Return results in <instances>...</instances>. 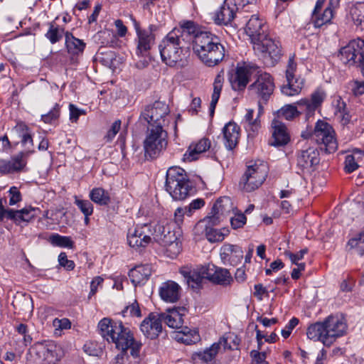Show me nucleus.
<instances>
[{
  "mask_svg": "<svg viewBox=\"0 0 364 364\" xmlns=\"http://www.w3.org/2000/svg\"><path fill=\"white\" fill-rule=\"evenodd\" d=\"M100 335L109 343L115 345L118 350H130L134 358L139 355L141 343L136 341L132 331L125 327L120 321L103 318L98 323Z\"/></svg>",
  "mask_w": 364,
  "mask_h": 364,
  "instance_id": "obj_1",
  "label": "nucleus"
},
{
  "mask_svg": "<svg viewBox=\"0 0 364 364\" xmlns=\"http://www.w3.org/2000/svg\"><path fill=\"white\" fill-rule=\"evenodd\" d=\"M347 328L346 321L343 317L331 315L323 321L311 324L306 330V336L311 340L330 346L346 333Z\"/></svg>",
  "mask_w": 364,
  "mask_h": 364,
  "instance_id": "obj_2",
  "label": "nucleus"
},
{
  "mask_svg": "<svg viewBox=\"0 0 364 364\" xmlns=\"http://www.w3.org/2000/svg\"><path fill=\"white\" fill-rule=\"evenodd\" d=\"M193 48L199 59L208 67L218 65L225 55V48L220 39L210 32L196 34Z\"/></svg>",
  "mask_w": 364,
  "mask_h": 364,
  "instance_id": "obj_3",
  "label": "nucleus"
},
{
  "mask_svg": "<svg viewBox=\"0 0 364 364\" xmlns=\"http://www.w3.org/2000/svg\"><path fill=\"white\" fill-rule=\"evenodd\" d=\"M179 35L178 31H170L159 46L162 61L170 67L183 65L186 58L187 43Z\"/></svg>",
  "mask_w": 364,
  "mask_h": 364,
  "instance_id": "obj_4",
  "label": "nucleus"
},
{
  "mask_svg": "<svg viewBox=\"0 0 364 364\" xmlns=\"http://www.w3.org/2000/svg\"><path fill=\"white\" fill-rule=\"evenodd\" d=\"M165 186L166 191L175 200H183L193 191V184L186 172L178 166L168 169Z\"/></svg>",
  "mask_w": 364,
  "mask_h": 364,
  "instance_id": "obj_5",
  "label": "nucleus"
},
{
  "mask_svg": "<svg viewBox=\"0 0 364 364\" xmlns=\"http://www.w3.org/2000/svg\"><path fill=\"white\" fill-rule=\"evenodd\" d=\"M268 171V166L264 161L260 160L250 161L240 178V188L247 193L255 191L264 182Z\"/></svg>",
  "mask_w": 364,
  "mask_h": 364,
  "instance_id": "obj_6",
  "label": "nucleus"
},
{
  "mask_svg": "<svg viewBox=\"0 0 364 364\" xmlns=\"http://www.w3.org/2000/svg\"><path fill=\"white\" fill-rule=\"evenodd\" d=\"M167 146L168 134L165 129L147 128L143 141L146 158H158L166 149Z\"/></svg>",
  "mask_w": 364,
  "mask_h": 364,
  "instance_id": "obj_7",
  "label": "nucleus"
},
{
  "mask_svg": "<svg viewBox=\"0 0 364 364\" xmlns=\"http://www.w3.org/2000/svg\"><path fill=\"white\" fill-rule=\"evenodd\" d=\"M168 106L161 101L146 106L141 112L139 122L147 128L164 129L168 123L166 117L169 114Z\"/></svg>",
  "mask_w": 364,
  "mask_h": 364,
  "instance_id": "obj_8",
  "label": "nucleus"
},
{
  "mask_svg": "<svg viewBox=\"0 0 364 364\" xmlns=\"http://www.w3.org/2000/svg\"><path fill=\"white\" fill-rule=\"evenodd\" d=\"M252 45L255 52L263 59L267 65H274L282 55L279 42L267 34L254 42Z\"/></svg>",
  "mask_w": 364,
  "mask_h": 364,
  "instance_id": "obj_9",
  "label": "nucleus"
},
{
  "mask_svg": "<svg viewBox=\"0 0 364 364\" xmlns=\"http://www.w3.org/2000/svg\"><path fill=\"white\" fill-rule=\"evenodd\" d=\"M301 136L308 138L309 136L318 144H323L328 153L334 152L337 149V141L333 127L327 122L318 120L311 134L302 133Z\"/></svg>",
  "mask_w": 364,
  "mask_h": 364,
  "instance_id": "obj_10",
  "label": "nucleus"
},
{
  "mask_svg": "<svg viewBox=\"0 0 364 364\" xmlns=\"http://www.w3.org/2000/svg\"><path fill=\"white\" fill-rule=\"evenodd\" d=\"M260 73L259 67L252 62H242L237 64L235 70L229 77L232 90L242 91L245 89L252 75Z\"/></svg>",
  "mask_w": 364,
  "mask_h": 364,
  "instance_id": "obj_11",
  "label": "nucleus"
},
{
  "mask_svg": "<svg viewBox=\"0 0 364 364\" xmlns=\"http://www.w3.org/2000/svg\"><path fill=\"white\" fill-rule=\"evenodd\" d=\"M234 210L235 207L230 198L225 196L218 198L213 204L208 215L196 223L197 230H201L203 228L205 221H210L213 225H218L225 216Z\"/></svg>",
  "mask_w": 364,
  "mask_h": 364,
  "instance_id": "obj_12",
  "label": "nucleus"
},
{
  "mask_svg": "<svg viewBox=\"0 0 364 364\" xmlns=\"http://www.w3.org/2000/svg\"><path fill=\"white\" fill-rule=\"evenodd\" d=\"M338 58L347 65H364V40L357 38L351 41L340 49Z\"/></svg>",
  "mask_w": 364,
  "mask_h": 364,
  "instance_id": "obj_13",
  "label": "nucleus"
},
{
  "mask_svg": "<svg viewBox=\"0 0 364 364\" xmlns=\"http://www.w3.org/2000/svg\"><path fill=\"white\" fill-rule=\"evenodd\" d=\"M247 4H249V0H225L215 12V22L218 24H228L234 19L236 13Z\"/></svg>",
  "mask_w": 364,
  "mask_h": 364,
  "instance_id": "obj_14",
  "label": "nucleus"
},
{
  "mask_svg": "<svg viewBox=\"0 0 364 364\" xmlns=\"http://www.w3.org/2000/svg\"><path fill=\"white\" fill-rule=\"evenodd\" d=\"M274 89L272 77L269 74L263 73L259 74L257 80L249 86L248 91L251 95L267 102L273 93Z\"/></svg>",
  "mask_w": 364,
  "mask_h": 364,
  "instance_id": "obj_15",
  "label": "nucleus"
},
{
  "mask_svg": "<svg viewBox=\"0 0 364 364\" xmlns=\"http://www.w3.org/2000/svg\"><path fill=\"white\" fill-rule=\"evenodd\" d=\"M30 353L36 364H55L58 360L56 346L53 343H36Z\"/></svg>",
  "mask_w": 364,
  "mask_h": 364,
  "instance_id": "obj_16",
  "label": "nucleus"
},
{
  "mask_svg": "<svg viewBox=\"0 0 364 364\" xmlns=\"http://www.w3.org/2000/svg\"><path fill=\"white\" fill-rule=\"evenodd\" d=\"M231 337H222L218 342L213 343L209 348L203 351L195 352L192 354L191 358L195 363L208 364L213 361L223 347L225 349H232V347L228 343Z\"/></svg>",
  "mask_w": 364,
  "mask_h": 364,
  "instance_id": "obj_17",
  "label": "nucleus"
},
{
  "mask_svg": "<svg viewBox=\"0 0 364 364\" xmlns=\"http://www.w3.org/2000/svg\"><path fill=\"white\" fill-rule=\"evenodd\" d=\"M151 235L152 230L150 225H137L129 230L127 242L133 248L145 247L151 242Z\"/></svg>",
  "mask_w": 364,
  "mask_h": 364,
  "instance_id": "obj_18",
  "label": "nucleus"
},
{
  "mask_svg": "<svg viewBox=\"0 0 364 364\" xmlns=\"http://www.w3.org/2000/svg\"><path fill=\"white\" fill-rule=\"evenodd\" d=\"M130 18L134 23L137 35L136 53L139 57H146L149 55V50L152 45L154 43V35L150 30H141L139 23L133 17V16L131 15Z\"/></svg>",
  "mask_w": 364,
  "mask_h": 364,
  "instance_id": "obj_19",
  "label": "nucleus"
},
{
  "mask_svg": "<svg viewBox=\"0 0 364 364\" xmlns=\"http://www.w3.org/2000/svg\"><path fill=\"white\" fill-rule=\"evenodd\" d=\"M319 161V151L313 146L301 150L297 156L298 166L306 172L311 171Z\"/></svg>",
  "mask_w": 364,
  "mask_h": 364,
  "instance_id": "obj_20",
  "label": "nucleus"
},
{
  "mask_svg": "<svg viewBox=\"0 0 364 364\" xmlns=\"http://www.w3.org/2000/svg\"><path fill=\"white\" fill-rule=\"evenodd\" d=\"M143 334L148 338L154 339L162 331V321L159 314L151 313L140 325Z\"/></svg>",
  "mask_w": 364,
  "mask_h": 364,
  "instance_id": "obj_21",
  "label": "nucleus"
},
{
  "mask_svg": "<svg viewBox=\"0 0 364 364\" xmlns=\"http://www.w3.org/2000/svg\"><path fill=\"white\" fill-rule=\"evenodd\" d=\"M179 233L178 235L175 231L168 230L165 233L163 231V235L161 237V243L164 247L166 253L170 258H175L181 252L182 247L181 242L179 238Z\"/></svg>",
  "mask_w": 364,
  "mask_h": 364,
  "instance_id": "obj_22",
  "label": "nucleus"
},
{
  "mask_svg": "<svg viewBox=\"0 0 364 364\" xmlns=\"http://www.w3.org/2000/svg\"><path fill=\"white\" fill-rule=\"evenodd\" d=\"M326 97L322 90H316L311 95V98H303L296 102L302 111L306 112L307 117L311 116L318 108Z\"/></svg>",
  "mask_w": 364,
  "mask_h": 364,
  "instance_id": "obj_23",
  "label": "nucleus"
},
{
  "mask_svg": "<svg viewBox=\"0 0 364 364\" xmlns=\"http://www.w3.org/2000/svg\"><path fill=\"white\" fill-rule=\"evenodd\" d=\"M181 288L178 283L168 280L161 284L159 289L161 299L166 303H176L181 297Z\"/></svg>",
  "mask_w": 364,
  "mask_h": 364,
  "instance_id": "obj_24",
  "label": "nucleus"
},
{
  "mask_svg": "<svg viewBox=\"0 0 364 364\" xmlns=\"http://www.w3.org/2000/svg\"><path fill=\"white\" fill-rule=\"evenodd\" d=\"M187 310L184 307L168 309L166 312L159 314L161 321L172 328H181L183 324V316Z\"/></svg>",
  "mask_w": 364,
  "mask_h": 364,
  "instance_id": "obj_25",
  "label": "nucleus"
},
{
  "mask_svg": "<svg viewBox=\"0 0 364 364\" xmlns=\"http://www.w3.org/2000/svg\"><path fill=\"white\" fill-rule=\"evenodd\" d=\"M213 225L210 221H205L203 228L201 230H197L196 225L193 228L194 234L198 236L205 234L206 239L210 242H222L228 235L229 230L228 229L218 230L210 227Z\"/></svg>",
  "mask_w": 364,
  "mask_h": 364,
  "instance_id": "obj_26",
  "label": "nucleus"
},
{
  "mask_svg": "<svg viewBox=\"0 0 364 364\" xmlns=\"http://www.w3.org/2000/svg\"><path fill=\"white\" fill-rule=\"evenodd\" d=\"M224 144L227 149L232 150L238 144L240 127L234 122L227 123L222 130Z\"/></svg>",
  "mask_w": 364,
  "mask_h": 364,
  "instance_id": "obj_27",
  "label": "nucleus"
},
{
  "mask_svg": "<svg viewBox=\"0 0 364 364\" xmlns=\"http://www.w3.org/2000/svg\"><path fill=\"white\" fill-rule=\"evenodd\" d=\"M245 32L253 43L262 36H265L266 26L263 20L257 15H252L246 24Z\"/></svg>",
  "mask_w": 364,
  "mask_h": 364,
  "instance_id": "obj_28",
  "label": "nucleus"
},
{
  "mask_svg": "<svg viewBox=\"0 0 364 364\" xmlns=\"http://www.w3.org/2000/svg\"><path fill=\"white\" fill-rule=\"evenodd\" d=\"M220 255L223 264L235 265L241 261L243 252L239 246L225 244L220 249Z\"/></svg>",
  "mask_w": 364,
  "mask_h": 364,
  "instance_id": "obj_29",
  "label": "nucleus"
},
{
  "mask_svg": "<svg viewBox=\"0 0 364 364\" xmlns=\"http://www.w3.org/2000/svg\"><path fill=\"white\" fill-rule=\"evenodd\" d=\"M272 141L270 144L272 146H283L288 143L289 136L285 124L278 119H274L272 122Z\"/></svg>",
  "mask_w": 364,
  "mask_h": 364,
  "instance_id": "obj_30",
  "label": "nucleus"
},
{
  "mask_svg": "<svg viewBox=\"0 0 364 364\" xmlns=\"http://www.w3.org/2000/svg\"><path fill=\"white\" fill-rule=\"evenodd\" d=\"M210 147V141L208 139L203 138L198 142L190 144L188 150L183 154V160L193 161L198 159L200 154L206 151Z\"/></svg>",
  "mask_w": 364,
  "mask_h": 364,
  "instance_id": "obj_31",
  "label": "nucleus"
},
{
  "mask_svg": "<svg viewBox=\"0 0 364 364\" xmlns=\"http://www.w3.org/2000/svg\"><path fill=\"white\" fill-rule=\"evenodd\" d=\"M151 274V269L149 264L136 266L129 272V277L134 286L144 284Z\"/></svg>",
  "mask_w": 364,
  "mask_h": 364,
  "instance_id": "obj_32",
  "label": "nucleus"
},
{
  "mask_svg": "<svg viewBox=\"0 0 364 364\" xmlns=\"http://www.w3.org/2000/svg\"><path fill=\"white\" fill-rule=\"evenodd\" d=\"M172 31H178L180 38H183L186 43L195 40L196 34L200 33L198 31L197 24L192 21H183L181 23L180 28H175Z\"/></svg>",
  "mask_w": 364,
  "mask_h": 364,
  "instance_id": "obj_33",
  "label": "nucleus"
},
{
  "mask_svg": "<svg viewBox=\"0 0 364 364\" xmlns=\"http://www.w3.org/2000/svg\"><path fill=\"white\" fill-rule=\"evenodd\" d=\"M332 0H331L328 6L323 11H313L311 16V22L316 28L330 23L333 17V11L331 8Z\"/></svg>",
  "mask_w": 364,
  "mask_h": 364,
  "instance_id": "obj_34",
  "label": "nucleus"
},
{
  "mask_svg": "<svg viewBox=\"0 0 364 364\" xmlns=\"http://www.w3.org/2000/svg\"><path fill=\"white\" fill-rule=\"evenodd\" d=\"M33 152V150L21 151L16 156L11 158L10 161H6L7 166H9L7 173L23 171L27 164L26 158Z\"/></svg>",
  "mask_w": 364,
  "mask_h": 364,
  "instance_id": "obj_35",
  "label": "nucleus"
},
{
  "mask_svg": "<svg viewBox=\"0 0 364 364\" xmlns=\"http://www.w3.org/2000/svg\"><path fill=\"white\" fill-rule=\"evenodd\" d=\"M364 162V151L355 149L351 154L346 155L345 159V171L346 173H352L357 170L360 164Z\"/></svg>",
  "mask_w": 364,
  "mask_h": 364,
  "instance_id": "obj_36",
  "label": "nucleus"
},
{
  "mask_svg": "<svg viewBox=\"0 0 364 364\" xmlns=\"http://www.w3.org/2000/svg\"><path fill=\"white\" fill-rule=\"evenodd\" d=\"M65 46L68 52L73 55L82 53L85 48V43L82 40L75 38L71 33H65Z\"/></svg>",
  "mask_w": 364,
  "mask_h": 364,
  "instance_id": "obj_37",
  "label": "nucleus"
},
{
  "mask_svg": "<svg viewBox=\"0 0 364 364\" xmlns=\"http://www.w3.org/2000/svg\"><path fill=\"white\" fill-rule=\"evenodd\" d=\"M287 84L282 87V92L287 96H294L300 93L304 86V80L293 76L287 78Z\"/></svg>",
  "mask_w": 364,
  "mask_h": 364,
  "instance_id": "obj_38",
  "label": "nucleus"
},
{
  "mask_svg": "<svg viewBox=\"0 0 364 364\" xmlns=\"http://www.w3.org/2000/svg\"><path fill=\"white\" fill-rule=\"evenodd\" d=\"M211 274L210 282L214 284L225 286L230 284L232 281L231 274L227 269L218 267L214 265V268Z\"/></svg>",
  "mask_w": 364,
  "mask_h": 364,
  "instance_id": "obj_39",
  "label": "nucleus"
},
{
  "mask_svg": "<svg viewBox=\"0 0 364 364\" xmlns=\"http://www.w3.org/2000/svg\"><path fill=\"white\" fill-rule=\"evenodd\" d=\"M175 339L186 345L196 343L200 340V336L197 331L190 329L188 327H182V330L176 332Z\"/></svg>",
  "mask_w": 364,
  "mask_h": 364,
  "instance_id": "obj_40",
  "label": "nucleus"
},
{
  "mask_svg": "<svg viewBox=\"0 0 364 364\" xmlns=\"http://www.w3.org/2000/svg\"><path fill=\"white\" fill-rule=\"evenodd\" d=\"M350 15L354 24L364 29V3L357 2L350 9Z\"/></svg>",
  "mask_w": 364,
  "mask_h": 364,
  "instance_id": "obj_41",
  "label": "nucleus"
},
{
  "mask_svg": "<svg viewBox=\"0 0 364 364\" xmlns=\"http://www.w3.org/2000/svg\"><path fill=\"white\" fill-rule=\"evenodd\" d=\"M89 196L92 201L100 205H107L111 201L109 192L102 188L92 189Z\"/></svg>",
  "mask_w": 364,
  "mask_h": 364,
  "instance_id": "obj_42",
  "label": "nucleus"
},
{
  "mask_svg": "<svg viewBox=\"0 0 364 364\" xmlns=\"http://www.w3.org/2000/svg\"><path fill=\"white\" fill-rule=\"evenodd\" d=\"M48 30L45 34L46 38L50 41L51 44H55L59 42L65 36L63 28H60L54 21L48 23Z\"/></svg>",
  "mask_w": 364,
  "mask_h": 364,
  "instance_id": "obj_43",
  "label": "nucleus"
},
{
  "mask_svg": "<svg viewBox=\"0 0 364 364\" xmlns=\"http://www.w3.org/2000/svg\"><path fill=\"white\" fill-rule=\"evenodd\" d=\"M335 115L343 125L348 124L351 119V116L346 107V104L341 97L337 100Z\"/></svg>",
  "mask_w": 364,
  "mask_h": 364,
  "instance_id": "obj_44",
  "label": "nucleus"
},
{
  "mask_svg": "<svg viewBox=\"0 0 364 364\" xmlns=\"http://www.w3.org/2000/svg\"><path fill=\"white\" fill-rule=\"evenodd\" d=\"M223 77L220 75H218L213 82V92L211 97V102L210 105V112L213 114L214 113L216 105L220 96V92L223 88Z\"/></svg>",
  "mask_w": 364,
  "mask_h": 364,
  "instance_id": "obj_45",
  "label": "nucleus"
},
{
  "mask_svg": "<svg viewBox=\"0 0 364 364\" xmlns=\"http://www.w3.org/2000/svg\"><path fill=\"white\" fill-rule=\"evenodd\" d=\"M180 272L187 279L188 285L193 289H197L200 287L203 278L198 274L195 269L193 270L182 269Z\"/></svg>",
  "mask_w": 364,
  "mask_h": 364,
  "instance_id": "obj_46",
  "label": "nucleus"
},
{
  "mask_svg": "<svg viewBox=\"0 0 364 364\" xmlns=\"http://www.w3.org/2000/svg\"><path fill=\"white\" fill-rule=\"evenodd\" d=\"M301 113V112L299 111L294 105H286L277 111V114L278 119L292 120L299 116Z\"/></svg>",
  "mask_w": 364,
  "mask_h": 364,
  "instance_id": "obj_47",
  "label": "nucleus"
},
{
  "mask_svg": "<svg viewBox=\"0 0 364 364\" xmlns=\"http://www.w3.org/2000/svg\"><path fill=\"white\" fill-rule=\"evenodd\" d=\"M50 242L53 246L60 247H66L73 249L74 247V242L70 237L63 236L57 233L52 234L49 237Z\"/></svg>",
  "mask_w": 364,
  "mask_h": 364,
  "instance_id": "obj_48",
  "label": "nucleus"
},
{
  "mask_svg": "<svg viewBox=\"0 0 364 364\" xmlns=\"http://www.w3.org/2000/svg\"><path fill=\"white\" fill-rule=\"evenodd\" d=\"M348 245L350 249L355 250V251L363 256L364 255V231L359 234L357 237L350 239Z\"/></svg>",
  "mask_w": 364,
  "mask_h": 364,
  "instance_id": "obj_49",
  "label": "nucleus"
},
{
  "mask_svg": "<svg viewBox=\"0 0 364 364\" xmlns=\"http://www.w3.org/2000/svg\"><path fill=\"white\" fill-rule=\"evenodd\" d=\"M254 110L249 109L247 110V113L245 116V122L247 123V129L255 132L258 130L259 127V120L258 119L259 116L253 119Z\"/></svg>",
  "mask_w": 364,
  "mask_h": 364,
  "instance_id": "obj_50",
  "label": "nucleus"
},
{
  "mask_svg": "<svg viewBox=\"0 0 364 364\" xmlns=\"http://www.w3.org/2000/svg\"><path fill=\"white\" fill-rule=\"evenodd\" d=\"M75 204L81 210L85 216H90L93 213V205L87 200H81L75 197Z\"/></svg>",
  "mask_w": 364,
  "mask_h": 364,
  "instance_id": "obj_51",
  "label": "nucleus"
},
{
  "mask_svg": "<svg viewBox=\"0 0 364 364\" xmlns=\"http://www.w3.org/2000/svg\"><path fill=\"white\" fill-rule=\"evenodd\" d=\"M60 117V106L55 104L53 108L47 114L41 116V119L47 124H51Z\"/></svg>",
  "mask_w": 364,
  "mask_h": 364,
  "instance_id": "obj_52",
  "label": "nucleus"
},
{
  "mask_svg": "<svg viewBox=\"0 0 364 364\" xmlns=\"http://www.w3.org/2000/svg\"><path fill=\"white\" fill-rule=\"evenodd\" d=\"M53 326L55 328V333L60 334L61 331L69 329L71 327V323L68 318H55L53 321Z\"/></svg>",
  "mask_w": 364,
  "mask_h": 364,
  "instance_id": "obj_53",
  "label": "nucleus"
},
{
  "mask_svg": "<svg viewBox=\"0 0 364 364\" xmlns=\"http://www.w3.org/2000/svg\"><path fill=\"white\" fill-rule=\"evenodd\" d=\"M121 124L122 122L120 119H117L112 123L110 129L107 131L104 137L106 142H111L114 139L121 129Z\"/></svg>",
  "mask_w": 364,
  "mask_h": 364,
  "instance_id": "obj_54",
  "label": "nucleus"
},
{
  "mask_svg": "<svg viewBox=\"0 0 364 364\" xmlns=\"http://www.w3.org/2000/svg\"><path fill=\"white\" fill-rule=\"evenodd\" d=\"M21 211L22 215L21 220L23 222H29L37 216V213L40 211V210L38 208L28 206L21 209Z\"/></svg>",
  "mask_w": 364,
  "mask_h": 364,
  "instance_id": "obj_55",
  "label": "nucleus"
},
{
  "mask_svg": "<svg viewBox=\"0 0 364 364\" xmlns=\"http://www.w3.org/2000/svg\"><path fill=\"white\" fill-rule=\"evenodd\" d=\"M247 221L246 216L242 213H235V215L230 218L231 226L233 229L242 228Z\"/></svg>",
  "mask_w": 364,
  "mask_h": 364,
  "instance_id": "obj_56",
  "label": "nucleus"
},
{
  "mask_svg": "<svg viewBox=\"0 0 364 364\" xmlns=\"http://www.w3.org/2000/svg\"><path fill=\"white\" fill-rule=\"evenodd\" d=\"M214 268V264H208L207 265H200L194 268L198 274H199L203 278L207 279L210 281L212 272Z\"/></svg>",
  "mask_w": 364,
  "mask_h": 364,
  "instance_id": "obj_57",
  "label": "nucleus"
},
{
  "mask_svg": "<svg viewBox=\"0 0 364 364\" xmlns=\"http://www.w3.org/2000/svg\"><path fill=\"white\" fill-rule=\"evenodd\" d=\"M124 314H127L131 316L141 317V310L139 306V304L136 300H134L132 304L128 305L124 310Z\"/></svg>",
  "mask_w": 364,
  "mask_h": 364,
  "instance_id": "obj_58",
  "label": "nucleus"
},
{
  "mask_svg": "<svg viewBox=\"0 0 364 364\" xmlns=\"http://www.w3.org/2000/svg\"><path fill=\"white\" fill-rule=\"evenodd\" d=\"M205 205V201L202 198H197L193 200L188 205L185 206L186 210V215L191 216L193 213L203 208Z\"/></svg>",
  "mask_w": 364,
  "mask_h": 364,
  "instance_id": "obj_59",
  "label": "nucleus"
},
{
  "mask_svg": "<svg viewBox=\"0 0 364 364\" xmlns=\"http://www.w3.org/2000/svg\"><path fill=\"white\" fill-rule=\"evenodd\" d=\"M10 205H14L22 200V196L18 188L16 186H12L9 191Z\"/></svg>",
  "mask_w": 364,
  "mask_h": 364,
  "instance_id": "obj_60",
  "label": "nucleus"
},
{
  "mask_svg": "<svg viewBox=\"0 0 364 364\" xmlns=\"http://www.w3.org/2000/svg\"><path fill=\"white\" fill-rule=\"evenodd\" d=\"M6 218L13 220L16 224H20L23 220H21V211L14 210L13 209H6Z\"/></svg>",
  "mask_w": 364,
  "mask_h": 364,
  "instance_id": "obj_61",
  "label": "nucleus"
},
{
  "mask_svg": "<svg viewBox=\"0 0 364 364\" xmlns=\"http://www.w3.org/2000/svg\"><path fill=\"white\" fill-rule=\"evenodd\" d=\"M58 262L60 266L65 267L67 270H73L75 268V263L68 259L65 252H61L58 256Z\"/></svg>",
  "mask_w": 364,
  "mask_h": 364,
  "instance_id": "obj_62",
  "label": "nucleus"
},
{
  "mask_svg": "<svg viewBox=\"0 0 364 364\" xmlns=\"http://www.w3.org/2000/svg\"><path fill=\"white\" fill-rule=\"evenodd\" d=\"M13 131L19 138H22L24 135L28 134L31 132V129L24 122H19L14 127Z\"/></svg>",
  "mask_w": 364,
  "mask_h": 364,
  "instance_id": "obj_63",
  "label": "nucleus"
},
{
  "mask_svg": "<svg viewBox=\"0 0 364 364\" xmlns=\"http://www.w3.org/2000/svg\"><path fill=\"white\" fill-rule=\"evenodd\" d=\"M70 119L72 122H77L79 117L82 114H85L83 109H78L75 105L70 104L69 105Z\"/></svg>",
  "mask_w": 364,
  "mask_h": 364,
  "instance_id": "obj_64",
  "label": "nucleus"
}]
</instances>
